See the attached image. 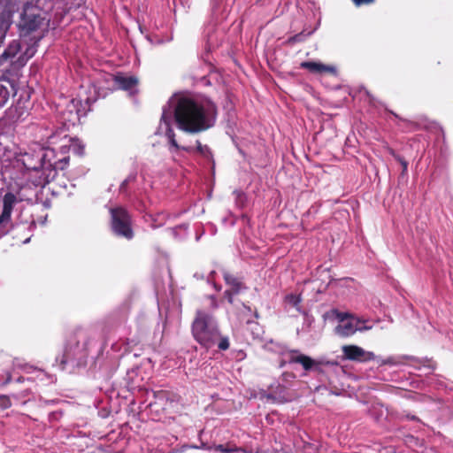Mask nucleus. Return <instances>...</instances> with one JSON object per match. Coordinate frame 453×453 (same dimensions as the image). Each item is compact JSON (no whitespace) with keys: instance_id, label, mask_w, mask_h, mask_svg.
Wrapping results in <instances>:
<instances>
[{"instance_id":"obj_1","label":"nucleus","mask_w":453,"mask_h":453,"mask_svg":"<svg viewBox=\"0 0 453 453\" xmlns=\"http://www.w3.org/2000/svg\"><path fill=\"white\" fill-rule=\"evenodd\" d=\"M173 117L180 130L188 134H198L215 126L218 107L207 96L180 95L176 97Z\"/></svg>"},{"instance_id":"obj_2","label":"nucleus","mask_w":453,"mask_h":453,"mask_svg":"<svg viewBox=\"0 0 453 453\" xmlns=\"http://www.w3.org/2000/svg\"><path fill=\"white\" fill-rule=\"evenodd\" d=\"M191 332L195 340L205 349L217 345L219 350H226L230 347L228 337L220 334L217 321L204 311L196 312Z\"/></svg>"},{"instance_id":"obj_3","label":"nucleus","mask_w":453,"mask_h":453,"mask_svg":"<svg viewBox=\"0 0 453 453\" xmlns=\"http://www.w3.org/2000/svg\"><path fill=\"white\" fill-rule=\"evenodd\" d=\"M88 333L82 328H77L68 335L66 344L61 357H58L59 365L65 369L70 365L73 368L86 364L88 357Z\"/></svg>"},{"instance_id":"obj_4","label":"nucleus","mask_w":453,"mask_h":453,"mask_svg":"<svg viewBox=\"0 0 453 453\" xmlns=\"http://www.w3.org/2000/svg\"><path fill=\"white\" fill-rule=\"evenodd\" d=\"M45 166L44 173L35 180V187L43 188L50 181L54 180L58 171L65 170L70 162L69 149L62 144L58 149H44Z\"/></svg>"},{"instance_id":"obj_5","label":"nucleus","mask_w":453,"mask_h":453,"mask_svg":"<svg viewBox=\"0 0 453 453\" xmlns=\"http://www.w3.org/2000/svg\"><path fill=\"white\" fill-rule=\"evenodd\" d=\"M44 148L29 150L19 155L18 159L27 170V180L35 187V180L44 173Z\"/></svg>"},{"instance_id":"obj_6","label":"nucleus","mask_w":453,"mask_h":453,"mask_svg":"<svg viewBox=\"0 0 453 453\" xmlns=\"http://www.w3.org/2000/svg\"><path fill=\"white\" fill-rule=\"evenodd\" d=\"M110 213L111 227L113 234L127 240L133 239L132 217L127 210L122 206H118L111 208Z\"/></svg>"},{"instance_id":"obj_7","label":"nucleus","mask_w":453,"mask_h":453,"mask_svg":"<svg viewBox=\"0 0 453 453\" xmlns=\"http://www.w3.org/2000/svg\"><path fill=\"white\" fill-rule=\"evenodd\" d=\"M49 19L44 16L35 12L30 3H26L21 13L19 24V33L22 36H27L39 30L41 27L49 26Z\"/></svg>"},{"instance_id":"obj_8","label":"nucleus","mask_w":453,"mask_h":453,"mask_svg":"<svg viewBox=\"0 0 453 453\" xmlns=\"http://www.w3.org/2000/svg\"><path fill=\"white\" fill-rule=\"evenodd\" d=\"M289 364H299L303 369L308 372L311 371H319L321 362L317 361L311 357L301 353L298 349H291L288 352Z\"/></svg>"},{"instance_id":"obj_9","label":"nucleus","mask_w":453,"mask_h":453,"mask_svg":"<svg viewBox=\"0 0 453 453\" xmlns=\"http://www.w3.org/2000/svg\"><path fill=\"white\" fill-rule=\"evenodd\" d=\"M342 350L343 357L347 360L367 362L376 358V356L372 352L365 351L357 345H344Z\"/></svg>"},{"instance_id":"obj_10","label":"nucleus","mask_w":453,"mask_h":453,"mask_svg":"<svg viewBox=\"0 0 453 453\" xmlns=\"http://www.w3.org/2000/svg\"><path fill=\"white\" fill-rule=\"evenodd\" d=\"M224 280L228 286V288L224 292V296L232 304L234 303V296L247 289V287L241 280L229 273L224 275Z\"/></svg>"},{"instance_id":"obj_11","label":"nucleus","mask_w":453,"mask_h":453,"mask_svg":"<svg viewBox=\"0 0 453 453\" xmlns=\"http://www.w3.org/2000/svg\"><path fill=\"white\" fill-rule=\"evenodd\" d=\"M300 67L314 74H330L334 76L337 74V69L334 65H325L320 62L303 61L300 64Z\"/></svg>"},{"instance_id":"obj_12","label":"nucleus","mask_w":453,"mask_h":453,"mask_svg":"<svg viewBox=\"0 0 453 453\" xmlns=\"http://www.w3.org/2000/svg\"><path fill=\"white\" fill-rule=\"evenodd\" d=\"M114 84L122 90L132 91L138 85V79L134 76L117 74L113 78Z\"/></svg>"},{"instance_id":"obj_13","label":"nucleus","mask_w":453,"mask_h":453,"mask_svg":"<svg viewBox=\"0 0 453 453\" xmlns=\"http://www.w3.org/2000/svg\"><path fill=\"white\" fill-rule=\"evenodd\" d=\"M127 319V314H119L118 311H112L103 321V331L107 332L108 327L115 328L125 323Z\"/></svg>"},{"instance_id":"obj_14","label":"nucleus","mask_w":453,"mask_h":453,"mask_svg":"<svg viewBox=\"0 0 453 453\" xmlns=\"http://www.w3.org/2000/svg\"><path fill=\"white\" fill-rule=\"evenodd\" d=\"M17 203L16 196L12 192H7L3 197L2 213L11 219L14 204Z\"/></svg>"},{"instance_id":"obj_15","label":"nucleus","mask_w":453,"mask_h":453,"mask_svg":"<svg viewBox=\"0 0 453 453\" xmlns=\"http://www.w3.org/2000/svg\"><path fill=\"white\" fill-rule=\"evenodd\" d=\"M357 331L356 326L351 321L340 324L335 327V333L342 337H349Z\"/></svg>"},{"instance_id":"obj_16","label":"nucleus","mask_w":453,"mask_h":453,"mask_svg":"<svg viewBox=\"0 0 453 453\" xmlns=\"http://www.w3.org/2000/svg\"><path fill=\"white\" fill-rule=\"evenodd\" d=\"M20 50V43L17 40H13L10 42L8 47L4 50L2 54V58L7 60L14 58Z\"/></svg>"},{"instance_id":"obj_17","label":"nucleus","mask_w":453,"mask_h":453,"mask_svg":"<svg viewBox=\"0 0 453 453\" xmlns=\"http://www.w3.org/2000/svg\"><path fill=\"white\" fill-rule=\"evenodd\" d=\"M64 146L68 147L69 154L73 152V154L81 156L84 153V145L78 139L69 138L66 143H64Z\"/></svg>"},{"instance_id":"obj_18","label":"nucleus","mask_w":453,"mask_h":453,"mask_svg":"<svg viewBox=\"0 0 453 453\" xmlns=\"http://www.w3.org/2000/svg\"><path fill=\"white\" fill-rule=\"evenodd\" d=\"M10 22L4 14H0V47L3 45L7 31L10 28Z\"/></svg>"},{"instance_id":"obj_19","label":"nucleus","mask_w":453,"mask_h":453,"mask_svg":"<svg viewBox=\"0 0 453 453\" xmlns=\"http://www.w3.org/2000/svg\"><path fill=\"white\" fill-rule=\"evenodd\" d=\"M167 135L169 137V141H170L171 145L173 146L174 148H176L177 150L181 149V150H185L187 152H190L192 150V149L189 148V147H180L178 144L177 141L175 140V134L173 133V130L169 129L168 132H167Z\"/></svg>"},{"instance_id":"obj_20","label":"nucleus","mask_w":453,"mask_h":453,"mask_svg":"<svg viewBox=\"0 0 453 453\" xmlns=\"http://www.w3.org/2000/svg\"><path fill=\"white\" fill-rule=\"evenodd\" d=\"M9 99V90L4 87H0V107H2Z\"/></svg>"},{"instance_id":"obj_21","label":"nucleus","mask_w":453,"mask_h":453,"mask_svg":"<svg viewBox=\"0 0 453 453\" xmlns=\"http://www.w3.org/2000/svg\"><path fill=\"white\" fill-rule=\"evenodd\" d=\"M11 405H12V403H11L9 396H7L5 395H0V409L5 410V409L11 407Z\"/></svg>"},{"instance_id":"obj_22","label":"nucleus","mask_w":453,"mask_h":453,"mask_svg":"<svg viewBox=\"0 0 453 453\" xmlns=\"http://www.w3.org/2000/svg\"><path fill=\"white\" fill-rule=\"evenodd\" d=\"M304 40V35H303V33H300V34H297V35H295L291 37H289L287 41V43L288 44H295L296 42H301Z\"/></svg>"},{"instance_id":"obj_23","label":"nucleus","mask_w":453,"mask_h":453,"mask_svg":"<svg viewBox=\"0 0 453 453\" xmlns=\"http://www.w3.org/2000/svg\"><path fill=\"white\" fill-rule=\"evenodd\" d=\"M400 364H401V362L397 358H395L394 357H389L386 359L381 360V362L379 365H398Z\"/></svg>"},{"instance_id":"obj_24","label":"nucleus","mask_w":453,"mask_h":453,"mask_svg":"<svg viewBox=\"0 0 453 453\" xmlns=\"http://www.w3.org/2000/svg\"><path fill=\"white\" fill-rule=\"evenodd\" d=\"M334 312L335 313L336 319L340 322H344V320H346L347 319L352 318V315L348 312H341V311H338L337 310H334Z\"/></svg>"},{"instance_id":"obj_25","label":"nucleus","mask_w":453,"mask_h":453,"mask_svg":"<svg viewBox=\"0 0 453 453\" xmlns=\"http://www.w3.org/2000/svg\"><path fill=\"white\" fill-rule=\"evenodd\" d=\"M40 39H41V37L38 38V40L35 42V44H36L38 42V41H40ZM35 52H36L35 45H32L26 50V51L24 52V56L27 58V59H28V58H32Z\"/></svg>"},{"instance_id":"obj_26","label":"nucleus","mask_w":453,"mask_h":453,"mask_svg":"<svg viewBox=\"0 0 453 453\" xmlns=\"http://www.w3.org/2000/svg\"><path fill=\"white\" fill-rule=\"evenodd\" d=\"M286 298L295 307H296L301 302L300 297L296 295H288Z\"/></svg>"},{"instance_id":"obj_27","label":"nucleus","mask_w":453,"mask_h":453,"mask_svg":"<svg viewBox=\"0 0 453 453\" xmlns=\"http://www.w3.org/2000/svg\"><path fill=\"white\" fill-rule=\"evenodd\" d=\"M196 151L201 155H205L207 152H209L208 146L203 145L199 141H196Z\"/></svg>"},{"instance_id":"obj_28","label":"nucleus","mask_w":453,"mask_h":453,"mask_svg":"<svg viewBox=\"0 0 453 453\" xmlns=\"http://www.w3.org/2000/svg\"><path fill=\"white\" fill-rule=\"evenodd\" d=\"M397 161L401 164L403 168L402 175H404L407 173L408 162L403 157H397Z\"/></svg>"},{"instance_id":"obj_29","label":"nucleus","mask_w":453,"mask_h":453,"mask_svg":"<svg viewBox=\"0 0 453 453\" xmlns=\"http://www.w3.org/2000/svg\"><path fill=\"white\" fill-rule=\"evenodd\" d=\"M354 2V4L357 5V6H360L364 4H372L374 2V0H352Z\"/></svg>"},{"instance_id":"obj_30","label":"nucleus","mask_w":453,"mask_h":453,"mask_svg":"<svg viewBox=\"0 0 453 453\" xmlns=\"http://www.w3.org/2000/svg\"><path fill=\"white\" fill-rule=\"evenodd\" d=\"M217 449L221 451V452H232V451H234L235 449H228V448H226L224 445L220 444V445H218L217 446Z\"/></svg>"},{"instance_id":"obj_31","label":"nucleus","mask_w":453,"mask_h":453,"mask_svg":"<svg viewBox=\"0 0 453 453\" xmlns=\"http://www.w3.org/2000/svg\"><path fill=\"white\" fill-rule=\"evenodd\" d=\"M128 183H129V179H126V180H124L122 181L121 185H120L119 190H120L121 192H124V191L126 190V188H127V187Z\"/></svg>"},{"instance_id":"obj_32","label":"nucleus","mask_w":453,"mask_h":453,"mask_svg":"<svg viewBox=\"0 0 453 453\" xmlns=\"http://www.w3.org/2000/svg\"><path fill=\"white\" fill-rule=\"evenodd\" d=\"M11 219L6 217L5 215H4L3 213H1L0 215V225L3 224V223H7L9 222Z\"/></svg>"},{"instance_id":"obj_33","label":"nucleus","mask_w":453,"mask_h":453,"mask_svg":"<svg viewBox=\"0 0 453 453\" xmlns=\"http://www.w3.org/2000/svg\"><path fill=\"white\" fill-rule=\"evenodd\" d=\"M389 153L394 157V158L396 161H397V157H401V156L396 154L393 149H389Z\"/></svg>"},{"instance_id":"obj_34","label":"nucleus","mask_w":453,"mask_h":453,"mask_svg":"<svg viewBox=\"0 0 453 453\" xmlns=\"http://www.w3.org/2000/svg\"><path fill=\"white\" fill-rule=\"evenodd\" d=\"M212 303H213V306L216 308L217 307V303H216L215 298H213V297H212Z\"/></svg>"},{"instance_id":"obj_35","label":"nucleus","mask_w":453,"mask_h":453,"mask_svg":"<svg viewBox=\"0 0 453 453\" xmlns=\"http://www.w3.org/2000/svg\"><path fill=\"white\" fill-rule=\"evenodd\" d=\"M262 0H256V4H258L259 2H261Z\"/></svg>"},{"instance_id":"obj_36","label":"nucleus","mask_w":453,"mask_h":453,"mask_svg":"<svg viewBox=\"0 0 453 453\" xmlns=\"http://www.w3.org/2000/svg\"><path fill=\"white\" fill-rule=\"evenodd\" d=\"M244 307L246 308V306H245V305H244ZM247 310H248L249 311H250V307H247Z\"/></svg>"},{"instance_id":"obj_37","label":"nucleus","mask_w":453,"mask_h":453,"mask_svg":"<svg viewBox=\"0 0 453 453\" xmlns=\"http://www.w3.org/2000/svg\"><path fill=\"white\" fill-rule=\"evenodd\" d=\"M255 316L257 318L258 317V314H257V311L255 312Z\"/></svg>"}]
</instances>
